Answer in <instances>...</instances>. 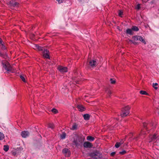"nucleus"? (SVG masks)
Returning a JSON list of instances; mask_svg holds the SVG:
<instances>
[{"label": "nucleus", "mask_w": 159, "mask_h": 159, "mask_svg": "<svg viewBox=\"0 0 159 159\" xmlns=\"http://www.w3.org/2000/svg\"><path fill=\"white\" fill-rule=\"evenodd\" d=\"M130 107L128 105L123 106L121 108L120 114L122 117H125L128 116L130 113Z\"/></svg>", "instance_id": "f257e3e1"}, {"label": "nucleus", "mask_w": 159, "mask_h": 159, "mask_svg": "<svg viewBox=\"0 0 159 159\" xmlns=\"http://www.w3.org/2000/svg\"><path fill=\"white\" fill-rule=\"evenodd\" d=\"M75 140H74L73 142L77 146L79 145L80 144L82 143L84 140V137L81 138L80 137H79L77 135H75Z\"/></svg>", "instance_id": "f03ea898"}, {"label": "nucleus", "mask_w": 159, "mask_h": 159, "mask_svg": "<svg viewBox=\"0 0 159 159\" xmlns=\"http://www.w3.org/2000/svg\"><path fill=\"white\" fill-rule=\"evenodd\" d=\"M3 68L7 71H11L12 70V68L10 66L9 63L6 61H3L2 62Z\"/></svg>", "instance_id": "7ed1b4c3"}, {"label": "nucleus", "mask_w": 159, "mask_h": 159, "mask_svg": "<svg viewBox=\"0 0 159 159\" xmlns=\"http://www.w3.org/2000/svg\"><path fill=\"white\" fill-rule=\"evenodd\" d=\"M89 156L93 159H99L100 157V153L97 152L90 153Z\"/></svg>", "instance_id": "20e7f679"}, {"label": "nucleus", "mask_w": 159, "mask_h": 159, "mask_svg": "<svg viewBox=\"0 0 159 159\" xmlns=\"http://www.w3.org/2000/svg\"><path fill=\"white\" fill-rule=\"evenodd\" d=\"M97 62L95 60H90L89 62V65L92 68H94L97 65Z\"/></svg>", "instance_id": "39448f33"}, {"label": "nucleus", "mask_w": 159, "mask_h": 159, "mask_svg": "<svg viewBox=\"0 0 159 159\" xmlns=\"http://www.w3.org/2000/svg\"><path fill=\"white\" fill-rule=\"evenodd\" d=\"M59 70L61 72H66L67 71V68L66 67L62 66H59L58 67Z\"/></svg>", "instance_id": "423d86ee"}, {"label": "nucleus", "mask_w": 159, "mask_h": 159, "mask_svg": "<svg viewBox=\"0 0 159 159\" xmlns=\"http://www.w3.org/2000/svg\"><path fill=\"white\" fill-rule=\"evenodd\" d=\"M43 56L45 58H49V52L47 49L44 50L43 52Z\"/></svg>", "instance_id": "0eeeda50"}, {"label": "nucleus", "mask_w": 159, "mask_h": 159, "mask_svg": "<svg viewBox=\"0 0 159 159\" xmlns=\"http://www.w3.org/2000/svg\"><path fill=\"white\" fill-rule=\"evenodd\" d=\"M62 152L65 156L68 157L70 156V153L68 149L65 148L63 150Z\"/></svg>", "instance_id": "6e6552de"}, {"label": "nucleus", "mask_w": 159, "mask_h": 159, "mask_svg": "<svg viewBox=\"0 0 159 159\" xmlns=\"http://www.w3.org/2000/svg\"><path fill=\"white\" fill-rule=\"evenodd\" d=\"M156 139L157 137L156 135L154 134L153 135H151L150 137V139L149 141V142H155L157 141L156 140Z\"/></svg>", "instance_id": "1a4fd4ad"}, {"label": "nucleus", "mask_w": 159, "mask_h": 159, "mask_svg": "<svg viewBox=\"0 0 159 159\" xmlns=\"http://www.w3.org/2000/svg\"><path fill=\"white\" fill-rule=\"evenodd\" d=\"M29 134V132L27 131H24L22 132L21 135L22 137L25 138L28 136Z\"/></svg>", "instance_id": "9d476101"}, {"label": "nucleus", "mask_w": 159, "mask_h": 159, "mask_svg": "<svg viewBox=\"0 0 159 159\" xmlns=\"http://www.w3.org/2000/svg\"><path fill=\"white\" fill-rule=\"evenodd\" d=\"M33 48L34 49L39 51H41L43 49V48L42 47L39 46L36 44H34L33 46Z\"/></svg>", "instance_id": "9b49d317"}, {"label": "nucleus", "mask_w": 159, "mask_h": 159, "mask_svg": "<svg viewBox=\"0 0 159 159\" xmlns=\"http://www.w3.org/2000/svg\"><path fill=\"white\" fill-rule=\"evenodd\" d=\"M84 146L85 148H91L92 146V144L89 142H85L84 143Z\"/></svg>", "instance_id": "f8f14e48"}, {"label": "nucleus", "mask_w": 159, "mask_h": 159, "mask_svg": "<svg viewBox=\"0 0 159 159\" xmlns=\"http://www.w3.org/2000/svg\"><path fill=\"white\" fill-rule=\"evenodd\" d=\"M78 110L81 111H83L85 110L84 108L81 105H79L77 106Z\"/></svg>", "instance_id": "ddd939ff"}, {"label": "nucleus", "mask_w": 159, "mask_h": 159, "mask_svg": "<svg viewBox=\"0 0 159 159\" xmlns=\"http://www.w3.org/2000/svg\"><path fill=\"white\" fill-rule=\"evenodd\" d=\"M85 120H88L90 117V115L88 114H84L83 116Z\"/></svg>", "instance_id": "4468645a"}, {"label": "nucleus", "mask_w": 159, "mask_h": 159, "mask_svg": "<svg viewBox=\"0 0 159 159\" xmlns=\"http://www.w3.org/2000/svg\"><path fill=\"white\" fill-rule=\"evenodd\" d=\"M139 40L142 42L144 44H146V42L143 37L140 36H138Z\"/></svg>", "instance_id": "2eb2a0df"}, {"label": "nucleus", "mask_w": 159, "mask_h": 159, "mask_svg": "<svg viewBox=\"0 0 159 159\" xmlns=\"http://www.w3.org/2000/svg\"><path fill=\"white\" fill-rule=\"evenodd\" d=\"M138 38V36H136L133 37V39L134 40V42L139 40ZM129 41L132 42L133 43H134V42L132 41L131 40H129Z\"/></svg>", "instance_id": "dca6fc26"}, {"label": "nucleus", "mask_w": 159, "mask_h": 159, "mask_svg": "<svg viewBox=\"0 0 159 159\" xmlns=\"http://www.w3.org/2000/svg\"><path fill=\"white\" fill-rule=\"evenodd\" d=\"M87 139L89 141H93L94 139V138L91 136H89L87 137Z\"/></svg>", "instance_id": "f3484780"}, {"label": "nucleus", "mask_w": 159, "mask_h": 159, "mask_svg": "<svg viewBox=\"0 0 159 159\" xmlns=\"http://www.w3.org/2000/svg\"><path fill=\"white\" fill-rule=\"evenodd\" d=\"M133 30L132 29H128L126 30V33L129 34H133Z\"/></svg>", "instance_id": "a211bd4d"}, {"label": "nucleus", "mask_w": 159, "mask_h": 159, "mask_svg": "<svg viewBox=\"0 0 159 159\" xmlns=\"http://www.w3.org/2000/svg\"><path fill=\"white\" fill-rule=\"evenodd\" d=\"M77 125L76 124L73 125L71 128V129L73 130H75L77 129Z\"/></svg>", "instance_id": "6ab92c4d"}, {"label": "nucleus", "mask_w": 159, "mask_h": 159, "mask_svg": "<svg viewBox=\"0 0 159 159\" xmlns=\"http://www.w3.org/2000/svg\"><path fill=\"white\" fill-rule=\"evenodd\" d=\"M3 149L6 152L9 149V146L7 145H4Z\"/></svg>", "instance_id": "aec40b11"}, {"label": "nucleus", "mask_w": 159, "mask_h": 159, "mask_svg": "<svg viewBox=\"0 0 159 159\" xmlns=\"http://www.w3.org/2000/svg\"><path fill=\"white\" fill-rule=\"evenodd\" d=\"M140 93L142 95H148V94L144 91L141 90L140 91Z\"/></svg>", "instance_id": "412c9836"}, {"label": "nucleus", "mask_w": 159, "mask_h": 159, "mask_svg": "<svg viewBox=\"0 0 159 159\" xmlns=\"http://www.w3.org/2000/svg\"><path fill=\"white\" fill-rule=\"evenodd\" d=\"M132 29L134 31H138L139 30V29L136 26H133L132 27Z\"/></svg>", "instance_id": "4be33fe9"}, {"label": "nucleus", "mask_w": 159, "mask_h": 159, "mask_svg": "<svg viewBox=\"0 0 159 159\" xmlns=\"http://www.w3.org/2000/svg\"><path fill=\"white\" fill-rule=\"evenodd\" d=\"M110 83L112 84H114L116 83V80L114 79H110Z\"/></svg>", "instance_id": "5701e85b"}, {"label": "nucleus", "mask_w": 159, "mask_h": 159, "mask_svg": "<svg viewBox=\"0 0 159 159\" xmlns=\"http://www.w3.org/2000/svg\"><path fill=\"white\" fill-rule=\"evenodd\" d=\"M10 4L13 6H15L17 4V3L16 2H13V1H10Z\"/></svg>", "instance_id": "b1692460"}, {"label": "nucleus", "mask_w": 159, "mask_h": 159, "mask_svg": "<svg viewBox=\"0 0 159 159\" xmlns=\"http://www.w3.org/2000/svg\"><path fill=\"white\" fill-rule=\"evenodd\" d=\"M66 134L65 133H63L60 135V137L61 139H63L66 138Z\"/></svg>", "instance_id": "393cba45"}, {"label": "nucleus", "mask_w": 159, "mask_h": 159, "mask_svg": "<svg viewBox=\"0 0 159 159\" xmlns=\"http://www.w3.org/2000/svg\"><path fill=\"white\" fill-rule=\"evenodd\" d=\"M4 138V135L3 134L0 132V140H2Z\"/></svg>", "instance_id": "a878e982"}, {"label": "nucleus", "mask_w": 159, "mask_h": 159, "mask_svg": "<svg viewBox=\"0 0 159 159\" xmlns=\"http://www.w3.org/2000/svg\"><path fill=\"white\" fill-rule=\"evenodd\" d=\"M52 112L55 113V114H56L57 113V112H58V111L56 109H55V108H53L52 109Z\"/></svg>", "instance_id": "bb28decb"}, {"label": "nucleus", "mask_w": 159, "mask_h": 159, "mask_svg": "<svg viewBox=\"0 0 159 159\" xmlns=\"http://www.w3.org/2000/svg\"><path fill=\"white\" fill-rule=\"evenodd\" d=\"M48 127L49 128L53 129L54 127V125L53 124H49L48 125Z\"/></svg>", "instance_id": "cd10ccee"}, {"label": "nucleus", "mask_w": 159, "mask_h": 159, "mask_svg": "<svg viewBox=\"0 0 159 159\" xmlns=\"http://www.w3.org/2000/svg\"><path fill=\"white\" fill-rule=\"evenodd\" d=\"M158 85V84L157 83L153 84V87L154 88V89H157V87H156Z\"/></svg>", "instance_id": "c85d7f7f"}, {"label": "nucleus", "mask_w": 159, "mask_h": 159, "mask_svg": "<svg viewBox=\"0 0 159 159\" xmlns=\"http://www.w3.org/2000/svg\"><path fill=\"white\" fill-rule=\"evenodd\" d=\"M20 77L23 82H25V78L23 76L20 75Z\"/></svg>", "instance_id": "c756f323"}, {"label": "nucleus", "mask_w": 159, "mask_h": 159, "mask_svg": "<svg viewBox=\"0 0 159 159\" xmlns=\"http://www.w3.org/2000/svg\"><path fill=\"white\" fill-rule=\"evenodd\" d=\"M126 153V152L124 150L120 152V154L123 155Z\"/></svg>", "instance_id": "7c9ffc66"}, {"label": "nucleus", "mask_w": 159, "mask_h": 159, "mask_svg": "<svg viewBox=\"0 0 159 159\" xmlns=\"http://www.w3.org/2000/svg\"><path fill=\"white\" fill-rule=\"evenodd\" d=\"M115 146L116 148H118L119 147V143H117L115 145Z\"/></svg>", "instance_id": "2f4dec72"}, {"label": "nucleus", "mask_w": 159, "mask_h": 159, "mask_svg": "<svg viewBox=\"0 0 159 159\" xmlns=\"http://www.w3.org/2000/svg\"><path fill=\"white\" fill-rule=\"evenodd\" d=\"M140 8V4H138L136 6V8L137 9H139Z\"/></svg>", "instance_id": "473e14b6"}, {"label": "nucleus", "mask_w": 159, "mask_h": 159, "mask_svg": "<svg viewBox=\"0 0 159 159\" xmlns=\"http://www.w3.org/2000/svg\"><path fill=\"white\" fill-rule=\"evenodd\" d=\"M56 0L57 2H58V3L59 4L62 3L63 1V0Z\"/></svg>", "instance_id": "72a5a7b5"}, {"label": "nucleus", "mask_w": 159, "mask_h": 159, "mask_svg": "<svg viewBox=\"0 0 159 159\" xmlns=\"http://www.w3.org/2000/svg\"><path fill=\"white\" fill-rule=\"evenodd\" d=\"M1 46H2L1 48L2 49H6V48L5 46L3 45V44H1Z\"/></svg>", "instance_id": "f704fd0d"}, {"label": "nucleus", "mask_w": 159, "mask_h": 159, "mask_svg": "<svg viewBox=\"0 0 159 159\" xmlns=\"http://www.w3.org/2000/svg\"><path fill=\"white\" fill-rule=\"evenodd\" d=\"M115 153H116L115 152H113L111 153V156H113L115 154Z\"/></svg>", "instance_id": "c9c22d12"}, {"label": "nucleus", "mask_w": 159, "mask_h": 159, "mask_svg": "<svg viewBox=\"0 0 159 159\" xmlns=\"http://www.w3.org/2000/svg\"><path fill=\"white\" fill-rule=\"evenodd\" d=\"M0 44H2V40L0 38Z\"/></svg>", "instance_id": "e433bc0d"}, {"label": "nucleus", "mask_w": 159, "mask_h": 159, "mask_svg": "<svg viewBox=\"0 0 159 159\" xmlns=\"http://www.w3.org/2000/svg\"><path fill=\"white\" fill-rule=\"evenodd\" d=\"M108 93H109V94H111V91H108Z\"/></svg>", "instance_id": "4c0bfd02"}, {"label": "nucleus", "mask_w": 159, "mask_h": 159, "mask_svg": "<svg viewBox=\"0 0 159 159\" xmlns=\"http://www.w3.org/2000/svg\"><path fill=\"white\" fill-rule=\"evenodd\" d=\"M143 134V133H142V132H141V134Z\"/></svg>", "instance_id": "58836bf2"}, {"label": "nucleus", "mask_w": 159, "mask_h": 159, "mask_svg": "<svg viewBox=\"0 0 159 159\" xmlns=\"http://www.w3.org/2000/svg\"><path fill=\"white\" fill-rule=\"evenodd\" d=\"M120 15H121V13H120Z\"/></svg>", "instance_id": "ea45409f"}]
</instances>
